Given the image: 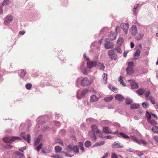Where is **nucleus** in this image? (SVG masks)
Returning <instances> with one entry per match:
<instances>
[{
	"label": "nucleus",
	"instance_id": "obj_18",
	"mask_svg": "<svg viewBox=\"0 0 158 158\" xmlns=\"http://www.w3.org/2000/svg\"><path fill=\"white\" fill-rule=\"evenodd\" d=\"M145 91V90L144 89L140 88L136 91V92L139 95H141L144 94Z\"/></svg>",
	"mask_w": 158,
	"mask_h": 158
},
{
	"label": "nucleus",
	"instance_id": "obj_57",
	"mask_svg": "<svg viewBox=\"0 0 158 158\" xmlns=\"http://www.w3.org/2000/svg\"><path fill=\"white\" fill-rule=\"evenodd\" d=\"M153 139L156 142L158 143V136L156 135L153 137Z\"/></svg>",
	"mask_w": 158,
	"mask_h": 158
},
{
	"label": "nucleus",
	"instance_id": "obj_30",
	"mask_svg": "<svg viewBox=\"0 0 158 158\" xmlns=\"http://www.w3.org/2000/svg\"><path fill=\"white\" fill-rule=\"evenodd\" d=\"M107 54L108 56H109V57H110V56H112L115 54L114 50H109Z\"/></svg>",
	"mask_w": 158,
	"mask_h": 158
},
{
	"label": "nucleus",
	"instance_id": "obj_27",
	"mask_svg": "<svg viewBox=\"0 0 158 158\" xmlns=\"http://www.w3.org/2000/svg\"><path fill=\"white\" fill-rule=\"evenodd\" d=\"M143 34H142L140 33H139L138 34V35L135 37V39L136 40H140V39H141L142 38H143Z\"/></svg>",
	"mask_w": 158,
	"mask_h": 158
},
{
	"label": "nucleus",
	"instance_id": "obj_37",
	"mask_svg": "<svg viewBox=\"0 0 158 158\" xmlns=\"http://www.w3.org/2000/svg\"><path fill=\"white\" fill-rule=\"evenodd\" d=\"M149 98L151 102L153 104H155V99L152 96H149Z\"/></svg>",
	"mask_w": 158,
	"mask_h": 158
},
{
	"label": "nucleus",
	"instance_id": "obj_52",
	"mask_svg": "<svg viewBox=\"0 0 158 158\" xmlns=\"http://www.w3.org/2000/svg\"><path fill=\"white\" fill-rule=\"evenodd\" d=\"M138 6V5H137L136 6H135L134 8L133 9V11L134 12V14L135 15H136L137 14V13L136 12V8H137Z\"/></svg>",
	"mask_w": 158,
	"mask_h": 158
},
{
	"label": "nucleus",
	"instance_id": "obj_64",
	"mask_svg": "<svg viewBox=\"0 0 158 158\" xmlns=\"http://www.w3.org/2000/svg\"><path fill=\"white\" fill-rule=\"evenodd\" d=\"M108 155V153H106L105 154L104 156H103L101 158H106V157H107Z\"/></svg>",
	"mask_w": 158,
	"mask_h": 158
},
{
	"label": "nucleus",
	"instance_id": "obj_54",
	"mask_svg": "<svg viewBox=\"0 0 158 158\" xmlns=\"http://www.w3.org/2000/svg\"><path fill=\"white\" fill-rule=\"evenodd\" d=\"M13 147L10 144H7L5 146V148L7 149H9L12 148Z\"/></svg>",
	"mask_w": 158,
	"mask_h": 158
},
{
	"label": "nucleus",
	"instance_id": "obj_2",
	"mask_svg": "<svg viewBox=\"0 0 158 158\" xmlns=\"http://www.w3.org/2000/svg\"><path fill=\"white\" fill-rule=\"evenodd\" d=\"M134 63L133 62L128 63L127 68V73L128 74L131 75L134 72Z\"/></svg>",
	"mask_w": 158,
	"mask_h": 158
},
{
	"label": "nucleus",
	"instance_id": "obj_11",
	"mask_svg": "<svg viewBox=\"0 0 158 158\" xmlns=\"http://www.w3.org/2000/svg\"><path fill=\"white\" fill-rule=\"evenodd\" d=\"M91 128L93 131L97 134H101V132L100 131L98 128L97 126L96 125H94L92 126Z\"/></svg>",
	"mask_w": 158,
	"mask_h": 158
},
{
	"label": "nucleus",
	"instance_id": "obj_49",
	"mask_svg": "<svg viewBox=\"0 0 158 158\" xmlns=\"http://www.w3.org/2000/svg\"><path fill=\"white\" fill-rule=\"evenodd\" d=\"M26 86L27 89H29L31 88L32 85L30 83H27L26 84Z\"/></svg>",
	"mask_w": 158,
	"mask_h": 158
},
{
	"label": "nucleus",
	"instance_id": "obj_22",
	"mask_svg": "<svg viewBox=\"0 0 158 158\" xmlns=\"http://www.w3.org/2000/svg\"><path fill=\"white\" fill-rule=\"evenodd\" d=\"M89 136L94 140H96L97 139L94 133L92 131H90L89 133Z\"/></svg>",
	"mask_w": 158,
	"mask_h": 158
},
{
	"label": "nucleus",
	"instance_id": "obj_38",
	"mask_svg": "<svg viewBox=\"0 0 158 158\" xmlns=\"http://www.w3.org/2000/svg\"><path fill=\"white\" fill-rule=\"evenodd\" d=\"M56 143H59L62 146H64L63 141L60 138H58L56 140Z\"/></svg>",
	"mask_w": 158,
	"mask_h": 158
},
{
	"label": "nucleus",
	"instance_id": "obj_29",
	"mask_svg": "<svg viewBox=\"0 0 158 158\" xmlns=\"http://www.w3.org/2000/svg\"><path fill=\"white\" fill-rule=\"evenodd\" d=\"M62 150V148L59 146H55V150L56 152H60Z\"/></svg>",
	"mask_w": 158,
	"mask_h": 158
},
{
	"label": "nucleus",
	"instance_id": "obj_36",
	"mask_svg": "<svg viewBox=\"0 0 158 158\" xmlns=\"http://www.w3.org/2000/svg\"><path fill=\"white\" fill-rule=\"evenodd\" d=\"M10 2V0H4L2 3V6H6V5L9 4Z\"/></svg>",
	"mask_w": 158,
	"mask_h": 158
},
{
	"label": "nucleus",
	"instance_id": "obj_4",
	"mask_svg": "<svg viewBox=\"0 0 158 158\" xmlns=\"http://www.w3.org/2000/svg\"><path fill=\"white\" fill-rule=\"evenodd\" d=\"M20 136L21 137H22L23 139L25 140H26L27 142L28 143H30L31 140V135L30 134H27V138H26L25 133V132H23L20 134Z\"/></svg>",
	"mask_w": 158,
	"mask_h": 158
},
{
	"label": "nucleus",
	"instance_id": "obj_23",
	"mask_svg": "<svg viewBox=\"0 0 158 158\" xmlns=\"http://www.w3.org/2000/svg\"><path fill=\"white\" fill-rule=\"evenodd\" d=\"M109 36L110 39L111 40H115L116 38V35L114 33H112L111 32H110V33L109 35Z\"/></svg>",
	"mask_w": 158,
	"mask_h": 158
},
{
	"label": "nucleus",
	"instance_id": "obj_7",
	"mask_svg": "<svg viewBox=\"0 0 158 158\" xmlns=\"http://www.w3.org/2000/svg\"><path fill=\"white\" fill-rule=\"evenodd\" d=\"M138 30L136 26L133 25L130 28V32L132 35L135 36L137 33Z\"/></svg>",
	"mask_w": 158,
	"mask_h": 158
},
{
	"label": "nucleus",
	"instance_id": "obj_8",
	"mask_svg": "<svg viewBox=\"0 0 158 158\" xmlns=\"http://www.w3.org/2000/svg\"><path fill=\"white\" fill-rule=\"evenodd\" d=\"M121 27L126 34H127L129 28V25L127 23H123L121 24Z\"/></svg>",
	"mask_w": 158,
	"mask_h": 158
},
{
	"label": "nucleus",
	"instance_id": "obj_1",
	"mask_svg": "<svg viewBox=\"0 0 158 158\" xmlns=\"http://www.w3.org/2000/svg\"><path fill=\"white\" fill-rule=\"evenodd\" d=\"M21 139L20 138L18 137L11 136L5 137L3 138V141L6 143H11L15 141V140Z\"/></svg>",
	"mask_w": 158,
	"mask_h": 158
},
{
	"label": "nucleus",
	"instance_id": "obj_43",
	"mask_svg": "<svg viewBox=\"0 0 158 158\" xmlns=\"http://www.w3.org/2000/svg\"><path fill=\"white\" fill-rule=\"evenodd\" d=\"M142 105L144 108H147L148 107L149 105L147 102H145L143 103H142Z\"/></svg>",
	"mask_w": 158,
	"mask_h": 158
},
{
	"label": "nucleus",
	"instance_id": "obj_6",
	"mask_svg": "<svg viewBox=\"0 0 158 158\" xmlns=\"http://www.w3.org/2000/svg\"><path fill=\"white\" fill-rule=\"evenodd\" d=\"M87 60H88L87 62V65L88 67L89 68H91L93 67H94L97 66V63L95 61H91L89 60V59L88 58H86Z\"/></svg>",
	"mask_w": 158,
	"mask_h": 158
},
{
	"label": "nucleus",
	"instance_id": "obj_42",
	"mask_svg": "<svg viewBox=\"0 0 158 158\" xmlns=\"http://www.w3.org/2000/svg\"><path fill=\"white\" fill-rule=\"evenodd\" d=\"M40 141V139L39 137L35 141V146H37L38 145Z\"/></svg>",
	"mask_w": 158,
	"mask_h": 158
},
{
	"label": "nucleus",
	"instance_id": "obj_62",
	"mask_svg": "<svg viewBox=\"0 0 158 158\" xmlns=\"http://www.w3.org/2000/svg\"><path fill=\"white\" fill-rule=\"evenodd\" d=\"M83 73L85 75H87L88 73V72L87 71L86 69H85Z\"/></svg>",
	"mask_w": 158,
	"mask_h": 158
},
{
	"label": "nucleus",
	"instance_id": "obj_21",
	"mask_svg": "<svg viewBox=\"0 0 158 158\" xmlns=\"http://www.w3.org/2000/svg\"><path fill=\"white\" fill-rule=\"evenodd\" d=\"M124 41L123 39L122 38H119L117 40V44L119 46L122 45Z\"/></svg>",
	"mask_w": 158,
	"mask_h": 158
},
{
	"label": "nucleus",
	"instance_id": "obj_17",
	"mask_svg": "<svg viewBox=\"0 0 158 158\" xmlns=\"http://www.w3.org/2000/svg\"><path fill=\"white\" fill-rule=\"evenodd\" d=\"M98 98L94 95H92L91 96L90 101L91 102H94L97 101Z\"/></svg>",
	"mask_w": 158,
	"mask_h": 158
},
{
	"label": "nucleus",
	"instance_id": "obj_33",
	"mask_svg": "<svg viewBox=\"0 0 158 158\" xmlns=\"http://www.w3.org/2000/svg\"><path fill=\"white\" fill-rule=\"evenodd\" d=\"M152 130L153 132L158 134V127L156 126L153 127L152 128Z\"/></svg>",
	"mask_w": 158,
	"mask_h": 158
},
{
	"label": "nucleus",
	"instance_id": "obj_58",
	"mask_svg": "<svg viewBox=\"0 0 158 158\" xmlns=\"http://www.w3.org/2000/svg\"><path fill=\"white\" fill-rule=\"evenodd\" d=\"M67 147L71 151L73 150V146L72 145L70 144L68 145L67 146Z\"/></svg>",
	"mask_w": 158,
	"mask_h": 158
},
{
	"label": "nucleus",
	"instance_id": "obj_56",
	"mask_svg": "<svg viewBox=\"0 0 158 158\" xmlns=\"http://www.w3.org/2000/svg\"><path fill=\"white\" fill-rule=\"evenodd\" d=\"M112 158H118L117 155L114 153H112Z\"/></svg>",
	"mask_w": 158,
	"mask_h": 158
},
{
	"label": "nucleus",
	"instance_id": "obj_28",
	"mask_svg": "<svg viewBox=\"0 0 158 158\" xmlns=\"http://www.w3.org/2000/svg\"><path fill=\"white\" fill-rule=\"evenodd\" d=\"M27 72L25 70H21V73L19 74V76L21 77H24L26 74Z\"/></svg>",
	"mask_w": 158,
	"mask_h": 158
},
{
	"label": "nucleus",
	"instance_id": "obj_12",
	"mask_svg": "<svg viewBox=\"0 0 158 158\" xmlns=\"http://www.w3.org/2000/svg\"><path fill=\"white\" fill-rule=\"evenodd\" d=\"M115 98L116 100L120 101H123L125 99L123 96L119 94H116L115 96Z\"/></svg>",
	"mask_w": 158,
	"mask_h": 158
},
{
	"label": "nucleus",
	"instance_id": "obj_16",
	"mask_svg": "<svg viewBox=\"0 0 158 158\" xmlns=\"http://www.w3.org/2000/svg\"><path fill=\"white\" fill-rule=\"evenodd\" d=\"M107 74L106 73H104L102 75V77H103V79L102 81L103 83L104 84H105L106 83L107 80Z\"/></svg>",
	"mask_w": 158,
	"mask_h": 158
},
{
	"label": "nucleus",
	"instance_id": "obj_40",
	"mask_svg": "<svg viewBox=\"0 0 158 158\" xmlns=\"http://www.w3.org/2000/svg\"><path fill=\"white\" fill-rule=\"evenodd\" d=\"M83 143L81 142H80L78 143V145L80 148L81 150H82V151L84 150V148L83 147Z\"/></svg>",
	"mask_w": 158,
	"mask_h": 158
},
{
	"label": "nucleus",
	"instance_id": "obj_35",
	"mask_svg": "<svg viewBox=\"0 0 158 158\" xmlns=\"http://www.w3.org/2000/svg\"><path fill=\"white\" fill-rule=\"evenodd\" d=\"M73 151L75 152L76 153H77L79 152V149L77 146H73Z\"/></svg>",
	"mask_w": 158,
	"mask_h": 158
},
{
	"label": "nucleus",
	"instance_id": "obj_48",
	"mask_svg": "<svg viewBox=\"0 0 158 158\" xmlns=\"http://www.w3.org/2000/svg\"><path fill=\"white\" fill-rule=\"evenodd\" d=\"M51 157L53 158H62L63 157L59 155H53L51 156Z\"/></svg>",
	"mask_w": 158,
	"mask_h": 158
},
{
	"label": "nucleus",
	"instance_id": "obj_50",
	"mask_svg": "<svg viewBox=\"0 0 158 158\" xmlns=\"http://www.w3.org/2000/svg\"><path fill=\"white\" fill-rule=\"evenodd\" d=\"M42 144L40 143V144L36 147V148L38 151H39L42 147Z\"/></svg>",
	"mask_w": 158,
	"mask_h": 158
},
{
	"label": "nucleus",
	"instance_id": "obj_26",
	"mask_svg": "<svg viewBox=\"0 0 158 158\" xmlns=\"http://www.w3.org/2000/svg\"><path fill=\"white\" fill-rule=\"evenodd\" d=\"M109 88L110 89L112 90L114 92L116 93L118 92V89L117 88L113 87L112 85L110 84Z\"/></svg>",
	"mask_w": 158,
	"mask_h": 158
},
{
	"label": "nucleus",
	"instance_id": "obj_46",
	"mask_svg": "<svg viewBox=\"0 0 158 158\" xmlns=\"http://www.w3.org/2000/svg\"><path fill=\"white\" fill-rule=\"evenodd\" d=\"M146 116L147 120L151 118V115L148 111L146 112Z\"/></svg>",
	"mask_w": 158,
	"mask_h": 158
},
{
	"label": "nucleus",
	"instance_id": "obj_41",
	"mask_svg": "<svg viewBox=\"0 0 158 158\" xmlns=\"http://www.w3.org/2000/svg\"><path fill=\"white\" fill-rule=\"evenodd\" d=\"M119 134L121 136L123 137L124 138H128L129 139V137L128 135H126L125 134H124V133H123V132H120L119 133Z\"/></svg>",
	"mask_w": 158,
	"mask_h": 158
},
{
	"label": "nucleus",
	"instance_id": "obj_34",
	"mask_svg": "<svg viewBox=\"0 0 158 158\" xmlns=\"http://www.w3.org/2000/svg\"><path fill=\"white\" fill-rule=\"evenodd\" d=\"M140 50L137 49L134 55V56L135 57H138L140 56Z\"/></svg>",
	"mask_w": 158,
	"mask_h": 158
},
{
	"label": "nucleus",
	"instance_id": "obj_47",
	"mask_svg": "<svg viewBox=\"0 0 158 158\" xmlns=\"http://www.w3.org/2000/svg\"><path fill=\"white\" fill-rule=\"evenodd\" d=\"M15 154L20 156L24 157V154L23 153H20L19 151L15 152Z\"/></svg>",
	"mask_w": 158,
	"mask_h": 158
},
{
	"label": "nucleus",
	"instance_id": "obj_44",
	"mask_svg": "<svg viewBox=\"0 0 158 158\" xmlns=\"http://www.w3.org/2000/svg\"><path fill=\"white\" fill-rule=\"evenodd\" d=\"M114 50L116 51L118 53L121 54L122 53V50L119 47H117L114 49Z\"/></svg>",
	"mask_w": 158,
	"mask_h": 158
},
{
	"label": "nucleus",
	"instance_id": "obj_60",
	"mask_svg": "<svg viewBox=\"0 0 158 158\" xmlns=\"http://www.w3.org/2000/svg\"><path fill=\"white\" fill-rule=\"evenodd\" d=\"M62 153H64V154H65V155L67 156H68V157H72L71 156H70V155L69 154L66 152H62Z\"/></svg>",
	"mask_w": 158,
	"mask_h": 158
},
{
	"label": "nucleus",
	"instance_id": "obj_31",
	"mask_svg": "<svg viewBox=\"0 0 158 158\" xmlns=\"http://www.w3.org/2000/svg\"><path fill=\"white\" fill-rule=\"evenodd\" d=\"M110 57V58L111 60H116L118 58L117 55L115 54L111 56Z\"/></svg>",
	"mask_w": 158,
	"mask_h": 158
},
{
	"label": "nucleus",
	"instance_id": "obj_3",
	"mask_svg": "<svg viewBox=\"0 0 158 158\" xmlns=\"http://www.w3.org/2000/svg\"><path fill=\"white\" fill-rule=\"evenodd\" d=\"M92 82V81L91 80L85 77L81 80V84L83 86H86L90 85Z\"/></svg>",
	"mask_w": 158,
	"mask_h": 158
},
{
	"label": "nucleus",
	"instance_id": "obj_32",
	"mask_svg": "<svg viewBox=\"0 0 158 158\" xmlns=\"http://www.w3.org/2000/svg\"><path fill=\"white\" fill-rule=\"evenodd\" d=\"M113 99V97L112 96H110L108 97L105 98H104V100L106 102H108L111 101Z\"/></svg>",
	"mask_w": 158,
	"mask_h": 158
},
{
	"label": "nucleus",
	"instance_id": "obj_13",
	"mask_svg": "<svg viewBox=\"0 0 158 158\" xmlns=\"http://www.w3.org/2000/svg\"><path fill=\"white\" fill-rule=\"evenodd\" d=\"M105 47L106 49H110L113 48L114 45L112 42H109L105 44Z\"/></svg>",
	"mask_w": 158,
	"mask_h": 158
},
{
	"label": "nucleus",
	"instance_id": "obj_45",
	"mask_svg": "<svg viewBox=\"0 0 158 158\" xmlns=\"http://www.w3.org/2000/svg\"><path fill=\"white\" fill-rule=\"evenodd\" d=\"M91 145V143L89 141H86L85 143V146L86 147H89Z\"/></svg>",
	"mask_w": 158,
	"mask_h": 158
},
{
	"label": "nucleus",
	"instance_id": "obj_51",
	"mask_svg": "<svg viewBox=\"0 0 158 158\" xmlns=\"http://www.w3.org/2000/svg\"><path fill=\"white\" fill-rule=\"evenodd\" d=\"M88 90L86 89L83 90L81 92V95L84 96L87 93Z\"/></svg>",
	"mask_w": 158,
	"mask_h": 158
},
{
	"label": "nucleus",
	"instance_id": "obj_24",
	"mask_svg": "<svg viewBox=\"0 0 158 158\" xmlns=\"http://www.w3.org/2000/svg\"><path fill=\"white\" fill-rule=\"evenodd\" d=\"M123 77L120 76L118 78V81L120 82L121 84L123 86H126V84L123 82Z\"/></svg>",
	"mask_w": 158,
	"mask_h": 158
},
{
	"label": "nucleus",
	"instance_id": "obj_5",
	"mask_svg": "<svg viewBox=\"0 0 158 158\" xmlns=\"http://www.w3.org/2000/svg\"><path fill=\"white\" fill-rule=\"evenodd\" d=\"M128 81L129 82L131 86L133 89H136L138 88V84L135 82V80H129Z\"/></svg>",
	"mask_w": 158,
	"mask_h": 158
},
{
	"label": "nucleus",
	"instance_id": "obj_15",
	"mask_svg": "<svg viewBox=\"0 0 158 158\" xmlns=\"http://www.w3.org/2000/svg\"><path fill=\"white\" fill-rule=\"evenodd\" d=\"M129 139H131L133 140L135 142L137 143L138 144H140V142L137 139V138L135 136H131V135L129 137Z\"/></svg>",
	"mask_w": 158,
	"mask_h": 158
},
{
	"label": "nucleus",
	"instance_id": "obj_20",
	"mask_svg": "<svg viewBox=\"0 0 158 158\" xmlns=\"http://www.w3.org/2000/svg\"><path fill=\"white\" fill-rule=\"evenodd\" d=\"M139 106V104L134 103L130 105V108L132 109H138Z\"/></svg>",
	"mask_w": 158,
	"mask_h": 158
},
{
	"label": "nucleus",
	"instance_id": "obj_19",
	"mask_svg": "<svg viewBox=\"0 0 158 158\" xmlns=\"http://www.w3.org/2000/svg\"><path fill=\"white\" fill-rule=\"evenodd\" d=\"M97 66L98 67V68L102 70H104L105 68V66H104V64L99 62L97 63Z\"/></svg>",
	"mask_w": 158,
	"mask_h": 158
},
{
	"label": "nucleus",
	"instance_id": "obj_61",
	"mask_svg": "<svg viewBox=\"0 0 158 158\" xmlns=\"http://www.w3.org/2000/svg\"><path fill=\"white\" fill-rule=\"evenodd\" d=\"M25 33V32L24 31H20L19 32V33L20 34L23 35Z\"/></svg>",
	"mask_w": 158,
	"mask_h": 158
},
{
	"label": "nucleus",
	"instance_id": "obj_63",
	"mask_svg": "<svg viewBox=\"0 0 158 158\" xmlns=\"http://www.w3.org/2000/svg\"><path fill=\"white\" fill-rule=\"evenodd\" d=\"M130 46L131 48H133L134 47V44L132 42H131L130 43Z\"/></svg>",
	"mask_w": 158,
	"mask_h": 158
},
{
	"label": "nucleus",
	"instance_id": "obj_55",
	"mask_svg": "<svg viewBox=\"0 0 158 158\" xmlns=\"http://www.w3.org/2000/svg\"><path fill=\"white\" fill-rule=\"evenodd\" d=\"M150 91L148 90V91H147L145 94V97L146 98L148 97V96H149V95H150Z\"/></svg>",
	"mask_w": 158,
	"mask_h": 158
},
{
	"label": "nucleus",
	"instance_id": "obj_14",
	"mask_svg": "<svg viewBox=\"0 0 158 158\" xmlns=\"http://www.w3.org/2000/svg\"><path fill=\"white\" fill-rule=\"evenodd\" d=\"M112 147L113 148H122L123 147V146L122 145H121L120 143L114 142L112 144Z\"/></svg>",
	"mask_w": 158,
	"mask_h": 158
},
{
	"label": "nucleus",
	"instance_id": "obj_9",
	"mask_svg": "<svg viewBox=\"0 0 158 158\" xmlns=\"http://www.w3.org/2000/svg\"><path fill=\"white\" fill-rule=\"evenodd\" d=\"M103 131L106 134H114L116 132H113L108 127H103Z\"/></svg>",
	"mask_w": 158,
	"mask_h": 158
},
{
	"label": "nucleus",
	"instance_id": "obj_10",
	"mask_svg": "<svg viewBox=\"0 0 158 158\" xmlns=\"http://www.w3.org/2000/svg\"><path fill=\"white\" fill-rule=\"evenodd\" d=\"M13 20V17L11 15H7L5 19V23L7 25L11 22Z\"/></svg>",
	"mask_w": 158,
	"mask_h": 158
},
{
	"label": "nucleus",
	"instance_id": "obj_25",
	"mask_svg": "<svg viewBox=\"0 0 158 158\" xmlns=\"http://www.w3.org/2000/svg\"><path fill=\"white\" fill-rule=\"evenodd\" d=\"M147 121L149 123L153 125H156L157 124V123L155 120L153 119H151V118L149 120H148Z\"/></svg>",
	"mask_w": 158,
	"mask_h": 158
},
{
	"label": "nucleus",
	"instance_id": "obj_59",
	"mask_svg": "<svg viewBox=\"0 0 158 158\" xmlns=\"http://www.w3.org/2000/svg\"><path fill=\"white\" fill-rule=\"evenodd\" d=\"M140 144L141 143H142L144 145H146L147 144L146 142L143 139H141L140 140Z\"/></svg>",
	"mask_w": 158,
	"mask_h": 158
},
{
	"label": "nucleus",
	"instance_id": "obj_53",
	"mask_svg": "<svg viewBox=\"0 0 158 158\" xmlns=\"http://www.w3.org/2000/svg\"><path fill=\"white\" fill-rule=\"evenodd\" d=\"M104 143H105V142L104 141H102L101 142H98V143H96L95 144V145L96 146H100L101 145H103V144H104Z\"/></svg>",
	"mask_w": 158,
	"mask_h": 158
},
{
	"label": "nucleus",
	"instance_id": "obj_39",
	"mask_svg": "<svg viewBox=\"0 0 158 158\" xmlns=\"http://www.w3.org/2000/svg\"><path fill=\"white\" fill-rule=\"evenodd\" d=\"M125 102L126 104L128 105L132 103L133 101L132 100L129 98H126V99Z\"/></svg>",
	"mask_w": 158,
	"mask_h": 158
}]
</instances>
